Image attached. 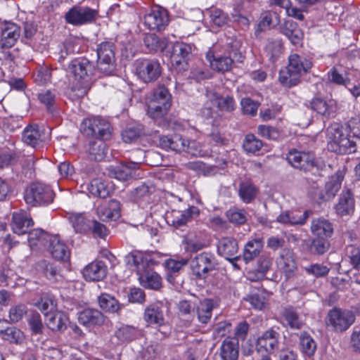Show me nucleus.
I'll list each match as a JSON object with an SVG mask.
<instances>
[{
  "label": "nucleus",
  "mask_w": 360,
  "mask_h": 360,
  "mask_svg": "<svg viewBox=\"0 0 360 360\" xmlns=\"http://www.w3.org/2000/svg\"><path fill=\"white\" fill-rule=\"evenodd\" d=\"M55 196L49 186L41 183L32 184L26 191L25 200L31 205H46L53 202Z\"/></svg>",
  "instance_id": "nucleus-8"
},
{
  "label": "nucleus",
  "mask_w": 360,
  "mask_h": 360,
  "mask_svg": "<svg viewBox=\"0 0 360 360\" xmlns=\"http://www.w3.org/2000/svg\"><path fill=\"white\" fill-rule=\"evenodd\" d=\"M282 315L291 329L299 330L304 325L299 314L292 307H286L283 310Z\"/></svg>",
  "instance_id": "nucleus-47"
},
{
  "label": "nucleus",
  "mask_w": 360,
  "mask_h": 360,
  "mask_svg": "<svg viewBox=\"0 0 360 360\" xmlns=\"http://www.w3.org/2000/svg\"><path fill=\"white\" fill-rule=\"evenodd\" d=\"M280 335L273 328L265 331L257 340L258 352H265L271 354L278 348Z\"/></svg>",
  "instance_id": "nucleus-19"
},
{
  "label": "nucleus",
  "mask_w": 360,
  "mask_h": 360,
  "mask_svg": "<svg viewBox=\"0 0 360 360\" xmlns=\"http://www.w3.org/2000/svg\"><path fill=\"white\" fill-rule=\"evenodd\" d=\"M338 215L345 217L351 215L354 210V199L349 190L343 191L340 197L338 203L335 207Z\"/></svg>",
  "instance_id": "nucleus-30"
},
{
  "label": "nucleus",
  "mask_w": 360,
  "mask_h": 360,
  "mask_svg": "<svg viewBox=\"0 0 360 360\" xmlns=\"http://www.w3.org/2000/svg\"><path fill=\"white\" fill-rule=\"evenodd\" d=\"M335 101L324 100L321 98H314L311 102V108L317 113L326 117L330 116L334 111Z\"/></svg>",
  "instance_id": "nucleus-40"
},
{
  "label": "nucleus",
  "mask_w": 360,
  "mask_h": 360,
  "mask_svg": "<svg viewBox=\"0 0 360 360\" xmlns=\"http://www.w3.org/2000/svg\"><path fill=\"white\" fill-rule=\"evenodd\" d=\"M208 13L211 22L217 27H222L228 22V15L221 9L212 8Z\"/></svg>",
  "instance_id": "nucleus-57"
},
{
  "label": "nucleus",
  "mask_w": 360,
  "mask_h": 360,
  "mask_svg": "<svg viewBox=\"0 0 360 360\" xmlns=\"http://www.w3.org/2000/svg\"><path fill=\"white\" fill-rule=\"evenodd\" d=\"M47 327L53 331H63L67 328L68 316L62 311H53L46 317Z\"/></svg>",
  "instance_id": "nucleus-33"
},
{
  "label": "nucleus",
  "mask_w": 360,
  "mask_h": 360,
  "mask_svg": "<svg viewBox=\"0 0 360 360\" xmlns=\"http://www.w3.org/2000/svg\"><path fill=\"white\" fill-rule=\"evenodd\" d=\"M27 321L32 334L38 335L43 333L44 326L39 313L32 312L30 315Z\"/></svg>",
  "instance_id": "nucleus-59"
},
{
  "label": "nucleus",
  "mask_w": 360,
  "mask_h": 360,
  "mask_svg": "<svg viewBox=\"0 0 360 360\" xmlns=\"http://www.w3.org/2000/svg\"><path fill=\"white\" fill-rule=\"evenodd\" d=\"M108 274V267L104 262L94 260L86 265L83 269V275L86 281H100L104 279Z\"/></svg>",
  "instance_id": "nucleus-21"
},
{
  "label": "nucleus",
  "mask_w": 360,
  "mask_h": 360,
  "mask_svg": "<svg viewBox=\"0 0 360 360\" xmlns=\"http://www.w3.org/2000/svg\"><path fill=\"white\" fill-rule=\"evenodd\" d=\"M22 140L25 144L37 148L42 145L44 136L37 125H30L24 129Z\"/></svg>",
  "instance_id": "nucleus-32"
},
{
  "label": "nucleus",
  "mask_w": 360,
  "mask_h": 360,
  "mask_svg": "<svg viewBox=\"0 0 360 360\" xmlns=\"http://www.w3.org/2000/svg\"><path fill=\"white\" fill-rule=\"evenodd\" d=\"M97 11L89 7H73L65 13L66 21L74 25H81L93 22Z\"/></svg>",
  "instance_id": "nucleus-13"
},
{
  "label": "nucleus",
  "mask_w": 360,
  "mask_h": 360,
  "mask_svg": "<svg viewBox=\"0 0 360 360\" xmlns=\"http://www.w3.org/2000/svg\"><path fill=\"white\" fill-rule=\"evenodd\" d=\"M162 68L158 60L155 59H139L135 63V72L145 83L154 82L161 75Z\"/></svg>",
  "instance_id": "nucleus-10"
},
{
  "label": "nucleus",
  "mask_w": 360,
  "mask_h": 360,
  "mask_svg": "<svg viewBox=\"0 0 360 360\" xmlns=\"http://www.w3.org/2000/svg\"><path fill=\"white\" fill-rule=\"evenodd\" d=\"M229 220L236 224H243L247 221L246 212L244 210L230 209L226 212Z\"/></svg>",
  "instance_id": "nucleus-62"
},
{
  "label": "nucleus",
  "mask_w": 360,
  "mask_h": 360,
  "mask_svg": "<svg viewBox=\"0 0 360 360\" xmlns=\"http://www.w3.org/2000/svg\"><path fill=\"white\" fill-rule=\"evenodd\" d=\"M239 195L246 203L251 202L257 195V188L250 182H241L239 185Z\"/></svg>",
  "instance_id": "nucleus-50"
},
{
  "label": "nucleus",
  "mask_w": 360,
  "mask_h": 360,
  "mask_svg": "<svg viewBox=\"0 0 360 360\" xmlns=\"http://www.w3.org/2000/svg\"><path fill=\"white\" fill-rule=\"evenodd\" d=\"M141 333L140 330L129 325H122L115 331L116 338L122 342H129L136 340Z\"/></svg>",
  "instance_id": "nucleus-41"
},
{
  "label": "nucleus",
  "mask_w": 360,
  "mask_h": 360,
  "mask_svg": "<svg viewBox=\"0 0 360 360\" xmlns=\"http://www.w3.org/2000/svg\"><path fill=\"white\" fill-rule=\"evenodd\" d=\"M267 293L264 291H259L248 296L245 299L251 305L257 309H262L267 303Z\"/></svg>",
  "instance_id": "nucleus-55"
},
{
  "label": "nucleus",
  "mask_w": 360,
  "mask_h": 360,
  "mask_svg": "<svg viewBox=\"0 0 360 360\" xmlns=\"http://www.w3.org/2000/svg\"><path fill=\"white\" fill-rule=\"evenodd\" d=\"M206 58L213 70L224 72L231 70L234 62L242 63L244 56L236 47L231 46L226 50L224 54L210 51L206 54Z\"/></svg>",
  "instance_id": "nucleus-5"
},
{
  "label": "nucleus",
  "mask_w": 360,
  "mask_h": 360,
  "mask_svg": "<svg viewBox=\"0 0 360 360\" xmlns=\"http://www.w3.org/2000/svg\"><path fill=\"white\" fill-rule=\"evenodd\" d=\"M243 146L244 150L250 153H255L261 150L263 143L257 139L254 134H249L245 136Z\"/></svg>",
  "instance_id": "nucleus-53"
},
{
  "label": "nucleus",
  "mask_w": 360,
  "mask_h": 360,
  "mask_svg": "<svg viewBox=\"0 0 360 360\" xmlns=\"http://www.w3.org/2000/svg\"><path fill=\"white\" fill-rule=\"evenodd\" d=\"M27 312V307L24 304H18L11 307L8 312L9 321L12 323L19 322Z\"/></svg>",
  "instance_id": "nucleus-61"
},
{
  "label": "nucleus",
  "mask_w": 360,
  "mask_h": 360,
  "mask_svg": "<svg viewBox=\"0 0 360 360\" xmlns=\"http://www.w3.org/2000/svg\"><path fill=\"white\" fill-rule=\"evenodd\" d=\"M94 71L93 62L84 57L75 58L69 64L68 72L72 75L77 82L73 89L78 86V90L80 91L79 96H82L86 94Z\"/></svg>",
  "instance_id": "nucleus-4"
},
{
  "label": "nucleus",
  "mask_w": 360,
  "mask_h": 360,
  "mask_svg": "<svg viewBox=\"0 0 360 360\" xmlns=\"http://www.w3.org/2000/svg\"><path fill=\"white\" fill-rule=\"evenodd\" d=\"M272 265V258L267 255H262L259 257L257 263V271L258 278H262L268 272Z\"/></svg>",
  "instance_id": "nucleus-58"
},
{
  "label": "nucleus",
  "mask_w": 360,
  "mask_h": 360,
  "mask_svg": "<svg viewBox=\"0 0 360 360\" xmlns=\"http://www.w3.org/2000/svg\"><path fill=\"white\" fill-rule=\"evenodd\" d=\"M34 224L32 219L25 212H14L12 217L11 227L15 233L22 235L27 233Z\"/></svg>",
  "instance_id": "nucleus-31"
},
{
  "label": "nucleus",
  "mask_w": 360,
  "mask_h": 360,
  "mask_svg": "<svg viewBox=\"0 0 360 360\" xmlns=\"http://www.w3.org/2000/svg\"><path fill=\"white\" fill-rule=\"evenodd\" d=\"M330 244L327 238L317 237L312 240L310 251L318 255L325 254L330 248Z\"/></svg>",
  "instance_id": "nucleus-54"
},
{
  "label": "nucleus",
  "mask_w": 360,
  "mask_h": 360,
  "mask_svg": "<svg viewBox=\"0 0 360 360\" xmlns=\"http://www.w3.org/2000/svg\"><path fill=\"white\" fill-rule=\"evenodd\" d=\"M283 49L281 40L274 38H269L266 40L265 52L272 63L276 62L281 56Z\"/></svg>",
  "instance_id": "nucleus-43"
},
{
  "label": "nucleus",
  "mask_w": 360,
  "mask_h": 360,
  "mask_svg": "<svg viewBox=\"0 0 360 360\" xmlns=\"http://www.w3.org/2000/svg\"><path fill=\"white\" fill-rule=\"evenodd\" d=\"M312 63L307 58L294 53L288 58V65L279 72L278 80L285 87L297 85L303 74L309 72Z\"/></svg>",
  "instance_id": "nucleus-3"
},
{
  "label": "nucleus",
  "mask_w": 360,
  "mask_h": 360,
  "mask_svg": "<svg viewBox=\"0 0 360 360\" xmlns=\"http://www.w3.org/2000/svg\"><path fill=\"white\" fill-rule=\"evenodd\" d=\"M80 130L87 136L102 140H108L111 136L110 124L100 117L84 120L81 124Z\"/></svg>",
  "instance_id": "nucleus-9"
},
{
  "label": "nucleus",
  "mask_w": 360,
  "mask_h": 360,
  "mask_svg": "<svg viewBox=\"0 0 360 360\" xmlns=\"http://www.w3.org/2000/svg\"><path fill=\"white\" fill-rule=\"evenodd\" d=\"M142 133L143 131L140 127H129L122 131V138L124 142L131 143L136 141Z\"/></svg>",
  "instance_id": "nucleus-63"
},
{
  "label": "nucleus",
  "mask_w": 360,
  "mask_h": 360,
  "mask_svg": "<svg viewBox=\"0 0 360 360\" xmlns=\"http://www.w3.org/2000/svg\"><path fill=\"white\" fill-rule=\"evenodd\" d=\"M38 267L50 281H58V277L61 276L58 268L53 264L49 263L46 260L38 262Z\"/></svg>",
  "instance_id": "nucleus-52"
},
{
  "label": "nucleus",
  "mask_w": 360,
  "mask_h": 360,
  "mask_svg": "<svg viewBox=\"0 0 360 360\" xmlns=\"http://www.w3.org/2000/svg\"><path fill=\"white\" fill-rule=\"evenodd\" d=\"M355 321L354 313L349 310L334 308L328 311L326 324L336 332L347 330Z\"/></svg>",
  "instance_id": "nucleus-11"
},
{
  "label": "nucleus",
  "mask_w": 360,
  "mask_h": 360,
  "mask_svg": "<svg viewBox=\"0 0 360 360\" xmlns=\"http://www.w3.org/2000/svg\"><path fill=\"white\" fill-rule=\"evenodd\" d=\"M145 46L149 51H164L168 46V40L165 38L160 39L155 34H146L143 39Z\"/></svg>",
  "instance_id": "nucleus-44"
},
{
  "label": "nucleus",
  "mask_w": 360,
  "mask_h": 360,
  "mask_svg": "<svg viewBox=\"0 0 360 360\" xmlns=\"http://www.w3.org/2000/svg\"><path fill=\"white\" fill-rule=\"evenodd\" d=\"M97 67L105 75H112L116 70L115 45L111 41H103L97 46Z\"/></svg>",
  "instance_id": "nucleus-6"
},
{
  "label": "nucleus",
  "mask_w": 360,
  "mask_h": 360,
  "mask_svg": "<svg viewBox=\"0 0 360 360\" xmlns=\"http://www.w3.org/2000/svg\"><path fill=\"white\" fill-rule=\"evenodd\" d=\"M91 220L85 217L82 214H73L70 217V221L75 232L80 233H89Z\"/></svg>",
  "instance_id": "nucleus-45"
},
{
  "label": "nucleus",
  "mask_w": 360,
  "mask_h": 360,
  "mask_svg": "<svg viewBox=\"0 0 360 360\" xmlns=\"http://www.w3.org/2000/svg\"><path fill=\"white\" fill-rule=\"evenodd\" d=\"M328 150L339 154L354 153L360 149V119L352 117L343 126L338 123L327 129Z\"/></svg>",
  "instance_id": "nucleus-1"
},
{
  "label": "nucleus",
  "mask_w": 360,
  "mask_h": 360,
  "mask_svg": "<svg viewBox=\"0 0 360 360\" xmlns=\"http://www.w3.org/2000/svg\"><path fill=\"white\" fill-rule=\"evenodd\" d=\"M238 352V341L228 337L222 342L220 355L223 360H237Z\"/></svg>",
  "instance_id": "nucleus-35"
},
{
  "label": "nucleus",
  "mask_w": 360,
  "mask_h": 360,
  "mask_svg": "<svg viewBox=\"0 0 360 360\" xmlns=\"http://www.w3.org/2000/svg\"><path fill=\"white\" fill-rule=\"evenodd\" d=\"M345 172L346 170L344 167L342 169H338L334 175L331 176L326 182L324 190L319 193L318 200L321 201L332 200L341 188Z\"/></svg>",
  "instance_id": "nucleus-14"
},
{
  "label": "nucleus",
  "mask_w": 360,
  "mask_h": 360,
  "mask_svg": "<svg viewBox=\"0 0 360 360\" xmlns=\"http://www.w3.org/2000/svg\"><path fill=\"white\" fill-rule=\"evenodd\" d=\"M97 214L103 221L117 219L120 215V202L116 200H111L102 203L97 207Z\"/></svg>",
  "instance_id": "nucleus-28"
},
{
  "label": "nucleus",
  "mask_w": 360,
  "mask_h": 360,
  "mask_svg": "<svg viewBox=\"0 0 360 360\" xmlns=\"http://www.w3.org/2000/svg\"><path fill=\"white\" fill-rule=\"evenodd\" d=\"M286 160L292 167L304 172L314 167V156L304 151L290 150L287 154Z\"/></svg>",
  "instance_id": "nucleus-15"
},
{
  "label": "nucleus",
  "mask_w": 360,
  "mask_h": 360,
  "mask_svg": "<svg viewBox=\"0 0 360 360\" xmlns=\"http://www.w3.org/2000/svg\"><path fill=\"white\" fill-rule=\"evenodd\" d=\"M238 251V242L233 238H222L217 244V252L219 255L230 262L238 259L239 257L236 256Z\"/></svg>",
  "instance_id": "nucleus-22"
},
{
  "label": "nucleus",
  "mask_w": 360,
  "mask_h": 360,
  "mask_svg": "<svg viewBox=\"0 0 360 360\" xmlns=\"http://www.w3.org/2000/svg\"><path fill=\"white\" fill-rule=\"evenodd\" d=\"M263 249V240L262 238H255L248 241L245 245L243 258L245 263L252 261L259 256Z\"/></svg>",
  "instance_id": "nucleus-37"
},
{
  "label": "nucleus",
  "mask_w": 360,
  "mask_h": 360,
  "mask_svg": "<svg viewBox=\"0 0 360 360\" xmlns=\"http://www.w3.org/2000/svg\"><path fill=\"white\" fill-rule=\"evenodd\" d=\"M20 27L13 22H8L1 32L0 46L1 48L13 46L20 36Z\"/></svg>",
  "instance_id": "nucleus-23"
},
{
  "label": "nucleus",
  "mask_w": 360,
  "mask_h": 360,
  "mask_svg": "<svg viewBox=\"0 0 360 360\" xmlns=\"http://www.w3.org/2000/svg\"><path fill=\"white\" fill-rule=\"evenodd\" d=\"M219 262L215 255L210 252H203L195 255L191 261V268L198 279L204 280L209 273L217 270Z\"/></svg>",
  "instance_id": "nucleus-7"
},
{
  "label": "nucleus",
  "mask_w": 360,
  "mask_h": 360,
  "mask_svg": "<svg viewBox=\"0 0 360 360\" xmlns=\"http://www.w3.org/2000/svg\"><path fill=\"white\" fill-rule=\"evenodd\" d=\"M24 333L15 326H10L1 336V339L11 344L21 345L25 340Z\"/></svg>",
  "instance_id": "nucleus-48"
},
{
  "label": "nucleus",
  "mask_w": 360,
  "mask_h": 360,
  "mask_svg": "<svg viewBox=\"0 0 360 360\" xmlns=\"http://www.w3.org/2000/svg\"><path fill=\"white\" fill-rule=\"evenodd\" d=\"M77 320L82 326L91 328L102 326L105 322V316L97 309L86 308L77 314Z\"/></svg>",
  "instance_id": "nucleus-18"
},
{
  "label": "nucleus",
  "mask_w": 360,
  "mask_h": 360,
  "mask_svg": "<svg viewBox=\"0 0 360 360\" xmlns=\"http://www.w3.org/2000/svg\"><path fill=\"white\" fill-rule=\"evenodd\" d=\"M302 352L307 357L314 355L316 349V344L314 339L306 332L301 333L300 337Z\"/></svg>",
  "instance_id": "nucleus-49"
},
{
  "label": "nucleus",
  "mask_w": 360,
  "mask_h": 360,
  "mask_svg": "<svg viewBox=\"0 0 360 360\" xmlns=\"http://www.w3.org/2000/svg\"><path fill=\"white\" fill-rule=\"evenodd\" d=\"M88 190L92 195L101 198H105L110 193L108 186L98 179H93L88 187Z\"/></svg>",
  "instance_id": "nucleus-51"
},
{
  "label": "nucleus",
  "mask_w": 360,
  "mask_h": 360,
  "mask_svg": "<svg viewBox=\"0 0 360 360\" xmlns=\"http://www.w3.org/2000/svg\"><path fill=\"white\" fill-rule=\"evenodd\" d=\"M214 307V301L212 299L207 298L200 301L195 308L198 321L203 324L207 323L212 317Z\"/></svg>",
  "instance_id": "nucleus-38"
},
{
  "label": "nucleus",
  "mask_w": 360,
  "mask_h": 360,
  "mask_svg": "<svg viewBox=\"0 0 360 360\" xmlns=\"http://www.w3.org/2000/svg\"><path fill=\"white\" fill-rule=\"evenodd\" d=\"M144 320L150 325H162L164 318L161 309L157 304L148 306L145 309Z\"/></svg>",
  "instance_id": "nucleus-46"
},
{
  "label": "nucleus",
  "mask_w": 360,
  "mask_h": 360,
  "mask_svg": "<svg viewBox=\"0 0 360 360\" xmlns=\"http://www.w3.org/2000/svg\"><path fill=\"white\" fill-rule=\"evenodd\" d=\"M311 214L310 210H306L303 213L299 210L285 211L277 217L276 221L283 224L303 225Z\"/></svg>",
  "instance_id": "nucleus-25"
},
{
  "label": "nucleus",
  "mask_w": 360,
  "mask_h": 360,
  "mask_svg": "<svg viewBox=\"0 0 360 360\" xmlns=\"http://www.w3.org/2000/svg\"><path fill=\"white\" fill-rule=\"evenodd\" d=\"M128 266L134 268L141 285L145 288L158 290L162 287V278L150 269L153 260L139 252H132L125 257Z\"/></svg>",
  "instance_id": "nucleus-2"
},
{
  "label": "nucleus",
  "mask_w": 360,
  "mask_h": 360,
  "mask_svg": "<svg viewBox=\"0 0 360 360\" xmlns=\"http://www.w3.org/2000/svg\"><path fill=\"white\" fill-rule=\"evenodd\" d=\"M192 53V46L184 42L173 44L170 59L172 65L179 70H186L188 68V60Z\"/></svg>",
  "instance_id": "nucleus-12"
},
{
  "label": "nucleus",
  "mask_w": 360,
  "mask_h": 360,
  "mask_svg": "<svg viewBox=\"0 0 360 360\" xmlns=\"http://www.w3.org/2000/svg\"><path fill=\"white\" fill-rule=\"evenodd\" d=\"M99 307L108 313H117L123 307L115 297L108 293H102L98 297Z\"/></svg>",
  "instance_id": "nucleus-36"
},
{
  "label": "nucleus",
  "mask_w": 360,
  "mask_h": 360,
  "mask_svg": "<svg viewBox=\"0 0 360 360\" xmlns=\"http://www.w3.org/2000/svg\"><path fill=\"white\" fill-rule=\"evenodd\" d=\"M169 109L165 107L157 105L155 103H147V115L153 120H159L163 118L168 112Z\"/></svg>",
  "instance_id": "nucleus-60"
},
{
  "label": "nucleus",
  "mask_w": 360,
  "mask_h": 360,
  "mask_svg": "<svg viewBox=\"0 0 360 360\" xmlns=\"http://www.w3.org/2000/svg\"><path fill=\"white\" fill-rule=\"evenodd\" d=\"M199 214V209L197 207L191 206L183 211L172 210L167 214V220L174 227L180 228L198 217Z\"/></svg>",
  "instance_id": "nucleus-16"
},
{
  "label": "nucleus",
  "mask_w": 360,
  "mask_h": 360,
  "mask_svg": "<svg viewBox=\"0 0 360 360\" xmlns=\"http://www.w3.org/2000/svg\"><path fill=\"white\" fill-rule=\"evenodd\" d=\"M27 233H28V241L30 245H37V242L41 244H44V242L49 241V239L51 237L40 229H33L32 231L29 229Z\"/></svg>",
  "instance_id": "nucleus-56"
},
{
  "label": "nucleus",
  "mask_w": 360,
  "mask_h": 360,
  "mask_svg": "<svg viewBox=\"0 0 360 360\" xmlns=\"http://www.w3.org/2000/svg\"><path fill=\"white\" fill-rule=\"evenodd\" d=\"M282 33L285 34L293 44L301 42L303 34L296 22L287 20L281 27Z\"/></svg>",
  "instance_id": "nucleus-39"
},
{
  "label": "nucleus",
  "mask_w": 360,
  "mask_h": 360,
  "mask_svg": "<svg viewBox=\"0 0 360 360\" xmlns=\"http://www.w3.org/2000/svg\"><path fill=\"white\" fill-rule=\"evenodd\" d=\"M48 250L53 258L58 260L66 261L69 259L70 252L67 245L56 236H51L49 239Z\"/></svg>",
  "instance_id": "nucleus-27"
},
{
  "label": "nucleus",
  "mask_w": 360,
  "mask_h": 360,
  "mask_svg": "<svg viewBox=\"0 0 360 360\" xmlns=\"http://www.w3.org/2000/svg\"><path fill=\"white\" fill-rule=\"evenodd\" d=\"M155 186L150 181H146L136 187L130 193L131 200L136 202L148 201L150 195L155 192Z\"/></svg>",
  "instance_id": "nucleus-34"
},
{
  "label": "nucleus",
  "mask_w": 360,
  "mask_h": 360,
  "mask_svg": "<svg viewBox=\"0 0 360 360\" xmlns=\"http://www.w3.org/2000/svg\"><path fill=\"white\" fill-rule=\"evenodd\" d=\"M243 112L254 116L257 114L259 103L250 98H244L240 101Z\"/></svg>",
  "instance_id": "nucleus-64"
},
{
  "label": "nucleus",
  "mask_w": 360,
  "mask_h": 360,
  "mask_svg": "<svg viewBox=\"0 0 360 360\" xmlns=\"http://www.w3.org/2000/svg\"><path fill=\"white\" fill-rule=\"evenodd\" d=\"M143 22L149 30L161 31L168 25L169 18L165 11L155 10L144 15Z\"/></svg>",
  "instance_id": "nucleus-20"
},
{
  "label": "nucleus",
  "mask_w": 360,
  "mask_h": 360,
  "mask_svg": "<svg viewBox=\"0 0 360 360\" xmlns=\"http://www.w3.org/2000/svg\"><path fill=\"white\" fill-rule=\"evenodd\" d=\"M333 225L323 217L314 219L311 221V231L316 237L328 238L333 234Z\"/></svg>",
  "instance_id": "nucleus-29"
},
{
  "label": "nucleus",
  "mask_w": 360,
  "mask_h": 360,
  "mask_svg": "<svg viewBox=\"0 0 360 360\" xmlns=\"http://www.w3.org/2000/svg\"><path fill=\"white\" fill-rule=\"evenodd\" d=\"M139 162H129L119 165L111 166L108 169L110 177L120 181H125L136 176V171L139 169Z\"/></svg>",
  "instance_id": "nucleus-17"
},
{
  "label": "nucleus",
  "mask_w": 360,
  "mask_h": 360,
  "mask_svg": "<svg viewBox=\"0 0 360 360\" xmlns=\"http://www.w3.org/2000/svg\"><path fill=\"white\" fill-rule=\"evenodd\" d=\"M278 264L286 279L295 276L297 267L295 254L292 250H283L280 255Z\"/></svg>",
  "instance_id": "nucleus-24"
},
{
  "label": "nucleus",
  "mask_w": 360,
  "mask_h": 360,
  "mask_svg": "<svg viewBox=\"0 0 360 360\" xmlns=\"http://www.w3.org/2000/svg\"><path fill=\"white\" fill-rule=\"evenodd\" d=\"M106 144L101 141H90L87 149L88 156L91 160L101 161L106 155Z\"/></svg>",
  "instance_id": "nucleus-42"
},
{
  "label": "nucleus",
  "mask_w": 360,
  "mask_h": 360,
  "mask_svg": "<svg viewBox=\"0 0 360 360\" xmlns=\"http://www.w3.org/2000/svg\"><path fill=\"white\" fill-rule=\"evenodd\" d=\"M186 138L179 134H174L168 136H160L158 145L165 150H172L177 153L183 152L184 149Z\"/></svg>",
  "instance_id": "nucleus-26"
}]
</instances>
